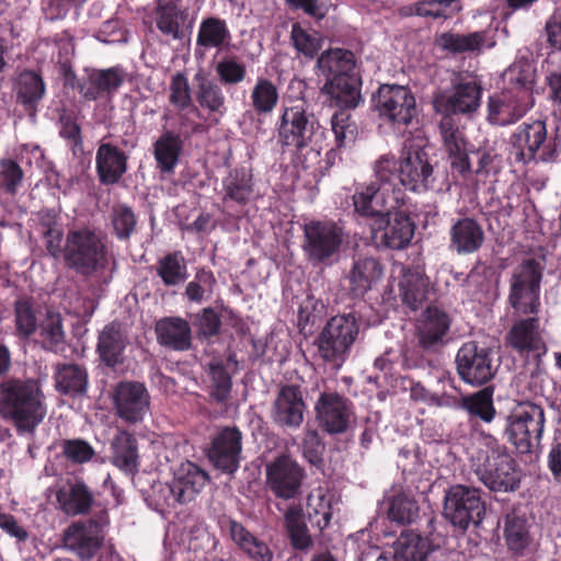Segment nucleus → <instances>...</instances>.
I'll use <instances>...</instances> for the list:
<instances>
[{
	"mask_svg": "<svg viewBox=\"0 0 561 561\" xmlns=\"http://www.w3.org/2000/svg\"><path fill=\"white\" fill-rule=\"evenodd\" d=\"M0 415L19 433H33L46 415L44 394L34 380L8 379L0 383Z\"/></svg>",
	"mask_w": 561,
	"mask_h": 561,
	"instance_id": "obj_1",
	"label": "nucleus"
},
{
	"mask_svg": "<svg viewBox=\"0 0 561 561\" xmlns=\"http://www.w3.org/2000/svg\"><path fill=\"white\" fill-rule=\"evenodd\" d=\"M471 460L477 477L490 490L510 492L518 488L520 472L517 463L493 436L481 437Z\"/></svg>",
	"mask_w": 561,
	"mask_h": 561,
	"instance_id": "obj_2",
	"label": "nucleus"
},
{
	"mask_svg": "<svg viewBox=\"0 0 561 561\" xmlns=\"http://www.w3.org/2000/svg\"><path fill=\"white\" fill-rule=\"evenodd\" d=\"M64 259L70 268L83 276L100 275L113 263L104 238L89 227L68 231L64 245Z\"/></svg>",
	"mask_w": 561,
	"mask_h": 561,
	"instance_id": "obj_3",
	"label": "nucleus"
},
{
	"mask_svg": "<svg viewBox=\"0 0 561 561\" xmlns=\"http://www.w3.org/2000/svg\"><path fill=\"white\" fill-rule=\"evenodd\" d=\"M208 474L191 461L182 462L170 482H156L151 486L150 503L157 511L175 507L193 501L206 485Z\"/></svg>",
	"mask_w": 561,
	"mask_h": 561,
	"instance_id": "obj_4",
	"label": "nucleus"
},
{
	"mask_svg": "<svg viewBox=\"0 0 561 561\" xmlns=\"http://www.w3.org/2000/svg\"><path fill=\"white\" fill-rule=\"evenodd\" d=\"M344 240V230L337 222L312 219L304 225L301 249L312 266H329L337 260Z\"/></svg>",
	"mask_w": 561,
	"mask_h": 561,
	"instance_id": "obj_5",
	"label": "nucleus"
},
{
	"mask_svg": "<svg viewBox=\"0 0 561 561\" xmlns=\"http://www.w3.org/2000/svg\"><path fill=\"white\" fill-rule=\"evenodd\" d=\"M359 333V322L355 313L332 317L316 340L319 356L340 368L347 359Z\"/></svg>",
	"mask_w": 561,
	"mask_h": 561,
	"instance_id": "obj_6",
	"label": "nucleus"
},
{
	"mask_svg": "<svg viewBox=\"0 0 561 561\" xmlns=\"http://www.w3.org/2000/svg\"><path fill=\"white\" fill-rule=\"evenodd\" d=\"M511 144L524 163L554 162L561 149L557 138H548L546 122L539 118L522 123L512 134Z\"/></svg>",
	"mask_w": 561,
	"mask_h": 561,
	"instance_id": "obj_7",
	"label": "nucleus"
},
{
	"mask_svg": "<svg viewBox=\"0 0 561 561\" xmlns=\"http://www.w3.org/2000/svg\"><path fill=\"white\" fill-rule=\"evenodd\" d=\"M543 428V409L535 403L520 404L507 417L506 434L519 454H530L539 447Z\"/></svg>",
	"mask_w": 561,
	"mask_h": 561,
	"instance_id": "obj_8",
	"label": "nucleus"
},
{
	"mask_svg": "<svg viewBox=\"0 0 561 561\" xmlns=\"http://www.w3.org/2000/svg\"><path fill=\"white\" fill-rule=\"evenodd\" d=\"M540 280L541 267L535 260H526L515 268L508 301L516 314L538 313Z\"/></svg>",
	"mask_w": 561,
	"mask_h": 561,
	"instance_id": "obj_9",
	"label": "nucleus"
},
{
	"mask_svg": "<svg viewBox=\"0 0 561 561\" xmlns=\"http://www.w3.org/2000/svg\"><path fill=\"white\" fill-rule=\"evenodd\" d=\"M403 191L399 186L377 185L371 182L359 186L353 195L355 211L364 217L379 218L391 216V214L403 205Z\"/></svg>",
	"mask_w": 561,
	"mask_h": 561,
	"instance_id": "obj_10",
	"label": "nucleus"
},
{
	"mask_svg": "<svg viewBox=\"0 0 561 561\" xmlns=\"http://www.w3.org/2000/svg\"><path fill=\"white\" fill-rule=\"evenodd\" d=\"M319 124L309 113L305 101L285 105L276 124L277 142L282 147L311 144Z\"/></svg>",
	"mask_w": 561,
	"mask_h": 561,
	"instance_id": "obj_11",
	"label": "nucleus"
},
{
	"mask_svg": "<svg viewBox=\"0 0 561 561\" xmlns=\"http://www.w3.org/2000/svg\"><path fill=\"white\" fill-rule=\"evenodd\" d=\"M484 513L485 506L479 489L457 484L446 492L444 515L454 525L463 529L470 524L480 525Z\"/></svg>",
	"mask_w": 561,
	"mask_h": 561,
	"instance_id": "obj_12",
	"label": "nucleus"
},
{
	"mask_svg": "<svg viewBox=\"0 0 561 561\" xmlns=\"http://www.w3.org/2000/svg\"><path fill=\"white\" fill-rule=\"evenodd\" d=\"M376 110L381 118L398 127L408 126L417 114L411 90L397 84H383L378 89Z\"/></svg>",
	"mask_w": 561,
	"mask_h": 561,
	"instance_id": "obj_13",
	"label": "nucleus"
},
{
	"mask_svg": "<svg viewBox=\"0 0 561 561\" xmlns=\"http://www.w3.org/2000/svg\"><path fill=\"white\" fill-rule=\"evenodd\" d=\"M399 181L413 192L427 191L434 183L433 167L421 145H404L399 159Z\"/></svg>",
	"mask_w": 561,
	"mask_h": 561,
	"instance_id": "obj_14",
	"label": "nucleus"
},
{
	"mask_svg": "<svg viewBox=\"0 0 561 561\" xmlns=\"http://www.w3.org/2000/svg\"><path fill=\"white\" fill-rule=\"evenodd\" d=\"M266 485L276 497L290 500L300 490L304 469L288 455H280L266 465Z\"/></svg>",
	"mask_w": 561,
	"mask_h": 561,
	"instance_id": "obj_15",
	"label": "nucleus"
},
{
	"mask_svg": "<svg viewBox=\"0 0 561 561\" xmlns=\"http://www.w3.org/2000/svg\"><path fill=\"white\" fill-rule=\"evenodd\" d=\"M482 88L474 80L460 81L448 92L434 98L433 104L443 116L462 114L471 116L481 104Z\"/></svg>",
	"mask_w": 561,
	"mask_h": 561,
	"instance_id": "obj_16",
	"label": "nucleus"
},
{
	"mask_svg": "<svg viewBox=\"0 0 561 561\" xmlns=\"http://www.w3.org/2000/svg\"><path fill=\"white\" fill-rule=\"evenodd\" d=\"M116 414L126 423L141 422L150 410V394L144 383L122 381L113 392Z\"/></svg>",
	"mask_w": 561,
	"mask_h": 561,
	"instance_id": "obj_17",
	"label": "nucleus"
},
{
	"mask_svg": "<svg viewBox=\"0 0 561 561\" xmlns=\"http://www.w3.org/2000/svg\"><path fill=\"white\" fill-rule=\"evenodd\" d=\"M107 524V515L103 513L95 519L69 526L64 537L66 547L76 552L82 560H90L102 545V533Z\"/></svg>",
	"mask_w": 561,
	"mask_h": 561,
	"instance_id": "obj_18",
	"label": "nucleus"
},
{
	"mask_svg": "<svg viewBox=\"0 0 561 561\" xmlns=\"http://www.w3.org/2000/svg\"><path fill=\"white\" fill-rule=\"evenodd\" d=\"M457 370L461 379L471 385L488 382L495 373L490 352L474 342L465 343L456 356Z\"/></svg>",
	"mask_w": 561,
	"mask_h": 561,
	"instance_id": "obj_19",
	"label": "nucleus"
},
{
	"mask_svg": "<svg viewBox=\"0 0 561 561\" xmlns=\"http://www.w3.org/2000/svg\"><path fill=\"white\" fill-rule=\"evenodd\" d=\"M371 232L387 248L400 250L405 248L414 236V224L402 207L397 208L391 216L373 221Z\"/></svg>",
	"mask_w": 561,
	"mask_h": 561,
	"instance_id": "obj_20",
	"label": "nucleus"
},
{
	"mask_svg": "<svg viewBox=\"0 0 561 561\" xmlns=\"http://www.w3.org/2000/svg\"><path fill=\"white\" fill-rule=\"evenodd\" d=\"M314 409L320 425L330 434H342L351 425L352 403L337 393H322Z\"/></svg>",
	"mask_w": 561,
	"mask_h": 561,
	"instance_id": "obj_21",
	"label": "nucleus"
},
{
	"mask_svg": "<svg viewBox=\"0 0 561 561\" xmlns=\"http://www.w3.org/2000/svg\"><path fill=\"white\" fill-rule=\"evenodd\" d=\"M241 450V432L237 427H226L214 437L208 458L217 469L231 474L240 466Z\"/></svg>",
	"mask_w": 561,
	"mask_h": 561,
	"instance_id": "obj_22",
	"label": "nucleus"
},
{
	"mask_svg": "<svg viewBox=\"0 0 561 561\" xmlns=\"http://www.w3.org/2000/svg\"><path fill=\"white\" fill-rule=\"evenodd\" d=\"M450 325L451 318L444 309L428 306L416 321V336L420 346L425 351H436L444 345Z\"/></svg>",
	"mask_w": 561,
	"mask_h": 561,
	"instance_id": "obj_23",
	"label": "nucleus"
},
{
	"mask_svg": "<svg viewBox=\"0 0 561 561\" xmlns=\"http://www.w3.org/2000/svg\"><path fill=\"white\" fill-rule=\"evenodd\" d=\"M439 131L453 170L467 179L472 172L468 144L462 130L457 126L453 116L446 115L440 119Z\"/></svg>",
	"mask_w": 561,
	"mask_h": 561,
	"instance_id": "obj_24",
	"label": "nucleus"
},
{
	"mask_svg": "<svg viewBox=\"0 0 561 561\" xmlns=\"http://www.w3.org/2000/svg\"><path fill=\"white\" fill-rule=\"evenodd\" d=\"M506 343L522 356L533 354L539 357L547 353L537 317L519 319L514 322L506 335Z\"/></svg>",
	"mask_w": 561,
	"mask_h": 561,
	"instance_id": "obj_25",
	"label": "nucleus"
},
{
	"mask_svg": "<svg viewBox=\"0 0 561 561\" xmlns=\"http://www.w3.org/2000/svg\"><path fill=\"white\" fill-rule=\"evenodd\" d=\"M305 410L299 388L287 385L278 391L272 405L271 417L280 427L296 430L304 421Z\"/></svg>",
	"mask_w": 561,
	"mask_h": 561,
	"instance_id": "obj_26",
	"label": "nucleus"
},
{
	"mask_svg": "<svg viewBox=\"0 0 561 561\" xmlns=\"http://www.w3.org/2000/svg\"><path fill=\"white\" fill-rule=\"evenodd\" d=\"M533 107L528 100L524 102L512 92L503 90L489 96L486 121L495 126L513 125Z\"/></svg>",
	"mask_w": 561,
	"mask_h": 561,
	"instance_id": "obj_27",
	"label": "nucleus"
},
{
	"mask_svg": "<svg viewBox=\"0 0 561 561\" xmlns=\"http://www.w3.org/2000/svg\"><path fill=\"white\" fill-rule=\"evenodd\" d=\"M503 80L505 88L503 90L512 92L524 102L535 105L534 88L536 84V67L531 60L525 57H518L504 71Z\"/></svg>",
	"mask_w": 561,
	"mask_h": 561,
	"instance_id": "obj_28",
	"label": "nucleus"
},
{
	"mask_svg": "<svg viewBox=\"0 0 561 561\" xmlns=\"http://www.w3.org/2000/svg\"><path fill=\"white\" fill-rule=\"evenodd\" d=\"M128 157L117 146L111 142H102L95 153V168L99 180L104 185H113L119 182L127 171Z\"/></svg>",
	"mask_w": 561,
	"mask_h": 561,
	"instance_id": "obj_29",
	"label": "nucleus"
},
{
	"mask_svg": "<svg viewBox=\"0 0 561 561\" xmlns=\"http://www.w3.org/2000/svg\"><path fill=\"white\" fill-rule=\"evenodd\" d=\"M360 79L356 69L342 76L328 79L322 92L341 108H354L362 100Z\"/></svg>",
	"mask_w": 561,
	"mask_h": 561,
	"instance_id": "obj_30",
	"label": "nucleus"
},
{
	"mask_svg": "<svg viewBox=\"0 0 561 561\" xmlns=\"http://www.w3.org/2000/svg\"><path fill=\"white\" fill-rule=\"evenodd\" d=\"M436 45L450 54H480L483 48H493L496 42L489 37L486 31H477L467 34L444 32L436 36Z\"/></svg>",
	"mask_w": 561,
	"mask_h": 561,
	"instance_id": "obj_31",
	"label": "nucleus"
},
{
	"mask_svg": "<svg viewBox=\"0 0 561 561\" xmlns=\"http://www.w3.org/2000/svg\"><path fill=\"white\" fill-rule=\"evenodd\" d=\"M158 343L173 351H186L192 345V331L188 322L178 317L159 320L156 324Z\"/></svg>",
	"mask_w": 561,
	"mask_h": 561,
	"instance_id": "obj_32",
	"label": "nucleus"
},
{
	"mask_svg": "<svg viewBox=\"0 0 561 561\" xmlns=\"http://www.w3.org/2000/svg\"><path fill=\"white\" fill-rule=\"evenodd\" d=\"M127 73L122 67L93 70L81 91L85 99L96 100L104 95L113 94L124 83Z\"/></svg>",
	"mask_w": 561,
	"mask_h": 561,
	"instance_id": "obj_33",
	"label": "nucleus"
},
{
	"mask_svg": "<svg viewBox=\"0 0 561 561\" xmlns=\"http://www.w3.org/2000/svg\"><path fill=\"white\" fill-rule=\"evenodd\" d=\"M450 247L458 254L478 251L484 241L482 226L473 218L458 219L450 228Z\"/></svg>",
	"mask_w": 561,
	"mask_h": 561,
	"instance_id": "obj_34",
	"label": "nucleus"
},
{
	"mask_svg": "<svg viewBox=\"0 0 561 561\" xmlns=\"http://www.w3.org/2000/svg\"><path fill=\"white\" fill-rule=\"evenodd\" d=\"M57 501L65 514L77 516L88 513L94 499L83 482L75 481L64 485L57 492Z\"/></svg>",
	"mask_w": 561,
	"mask_h": 561,
	"instance_id": "obj_35",
	"label": "nucleus"
},
{
	"mask_svg": "<svg viewBox=\"0 0 561 561\" xmlns=\"http://www.w3.org/2000/svg\"><path fill=\"white\" fill-rule=\"evenodd\" d=\"M382 275L380 263L374 257H363L354 262L350 273V289L355 297H360L376 284Z\"/></svg>",
	"mask_w": 561,
	"mask_h": 561,
	"instance_id": "obj_36",
	"label": "nucleus"
},
{
	"mask_svg": "<svg viewBox=\"0 0 561 561\" xmlns=\"http://www.w3.org/2000/svg\"><path fill=\"white\" fill-rule=\"evenodd\" d=\"M291 148L296 149L293 162L298 176L306 178L308 183L318 182L323 176L324 169H327V165H322L320 158L321 147L312 141Z\"/></svg>",
	"mask_w": 561,
	"mask_h": 561,
	"instance_id": "obj_37",
	"label": "nucleus"
},
{
	"mask_svg": "<svg viewBox=\"0 0 561 561\" xmlns=\"http://www.w3.org/2000/svg\"><path fill=\"white\" fill-rule=\"evenodd\" d=\"M230 537L233 542L253 561H273L274 553L267 543L236 520H229Z\"/></svg>",
	"mask_w": 561,
	"mask_h": 561,
	"instance_id": "obj_38",
	"label": "nucleus"
},
{
	"mask_svg": "<svg viewBox=\"0 0 561 561\" xmlns=\"http://www.w3.org/2000/svg\"><path fill=\"white\" fill-rule=\"evenodd\" d=\"M112 463L126 473H133L138 467V446L136 437L126 432H118L112 442Z\"/></svg>",
	"mask_w": 561,
	"mask_h": 561,
	"instance_id": "obj_39",
	"label": "nucleus"
},
{
	"mask_svg": "<svg viewBox=\"0 0 561 561\" xmlns=\"http://www.w3.org/2000/svg\"><path fill=\"white\" fill-rule=\"evenodd\" d=\"M430 280L417 271H404L399 280V296L411 310H417L427 299Z\"/></svg>",
	"mask_w": 561,
	"mask_h": 561,
	"instance_id": "obj_40",
	"label": "nucleus"
},
{
	"mask_svg": "<svg viewBox=\"0 0 561 561\" xmlns=\"http://www.w3.org/2000/svg\"><path fill=\"white\" fill-rule=\"evenodd\" d=\"M284 522L293 548L308 552L313 547V540L306 524L302 507L290 505L284 515Z\"/></svg>",
	"mask_w": 561,
	"mask_h": 561,
	"instance_id": "obj_41",
	"label": "nucleus"
},
{
	"mask_svg": "<svg viewBox=\"0 0 561 561\" xmlns=\"http://www.w3.org/2000/svg\"><path fill=\"white\" fill-rule=\"evenodd\" d=\"M504 539L510 551L523 556L531 543L526 518L515 513L507 514L504 520Z\"/></svg>",
	"mask_w": 561,
	"mask_h": 561,
	"instance_id": "obj_42",
	"label": "nucleus"
},
{
	"mask_svg": "<svg viewBox=\"0 0 561 561\" xmlns=\"http://www.w3.org/2000/svg\"><path fill=\"white\" fill-rule=\"evenodd\" d=\"M224 199L244 205L253 193L252 173L245 168L234 169L222 181Z\"/></svg>",
	"mask_w": 561,
	"mask_h": 561,
	"instance_id": "obj_43",
	"label": "nucleus"
},
{
	"mask_svg": "<svg viewBox=\"0 0 561 561\" xmlns=\"http://www.w3.org/2000/svg\"><path fill=\"white\" fill-rule=\"evenodd\" d=\"M15 92L21 104L26 107H35L44 98L46 87L39 73L24 70L16 78Z\"/></svg>",
	"mask_w": 561,
	"mask_h": 561,
	"instance_id": "obj_44",
	"label": "nucleus"
},
{
	"mask_svg": "<svg viewBox=\"0 0 561 561\" xmlns=\"http://www.w3.org/2000/svg\"><path fill=\"white\" fill-rule=\"evenodd\" d=\"M230 39L231 34L226 22L211 16L201 22L196 36V46L205 49H219L227 45Z\"/></svg>",
	"mask_w": 561,
	"mask_h": 561,
	"instance_id": "obj_45",
	"label": "nucleus"
},
{
	"mask_svg": "<svg viewBox=\"0 0 561 561\" xmlns=\"http://www.w3.org/2000/svg\"><path fill=\"white\" fill-rule=\"evenodd\" d=\"M182 150V140L179 135L165 131L154 142V159L158 168L165 173L173 172Z\"/></svg>",
	"mask_w": 561,
	"mask_h": 561,
	"instance_id": "obj_46",
	"label": "nucleus"
},
{
	"mask_svg": "<svg viewBox=\"0 0 561 561\" xmlns=\"http://www.w3.org/2000/svg\"><path fill=\"white\" fill-rule=\"evenodd\" d=\"M394 551L396 557L402 561H425L431 551V543L417 533L403 531L396 541Z\"/></svg>",
	"mask_w": 561,
	"mask_h": 561,
	"instance_id": "obj_47",
	"label": "nucleus"
},
{
	"mask_svg": "<svg viewBox=\"0 0 561 561\" xmlns=\"http://www.w3.org/2000/svg\"><path fill=\"white\" fill-rule=\"evenodd\" d=\"M194 79L197 82L196 100L198 104L208 112L224 114L226 99L220 85L202 72L196 73Z\"/></svg>",
	"mask_w": 561,
	"mask_h": 561,
	"instance_id": "obj_48",
	"label": "nucleus"
},
{
	"mask_svg": "<svg viewBox=\"0 0 561 561\" xmlns=\"http://www.w3.org/2000/svg\"><path fill=\"white\" fill-rule=\"evenodd\" d=\"M319 71L331 79L356 69L354 55L341 48L330 49L318 58Z\"/></svg>",
	"mask_w": 561,
	"mask_h": 561,
	"instance_id": "obj_49",
	"label": "nucleus"
},
{
	"mask_svg": "<svg viewBox=\"0 0 561 561\" xmlns=\"http://www.w3.org/2000/svg\"><path fill=\"white\" fill-rule=\"evenodd\" d=\"M157 275L168 287L183 284L188 277L187 266L181 252H172L157 262Z\"/></svg>",
	"mask_w": 561,
	"mask_h": 561,
	"instance_id": "obj_50",
	"label": "nucleus"
},
{
	"mask_svg": "<svg viewBox=\"0 0 561 561\" xmlns=\"http://www.w3.org/2000/svg\"><path fill=\"white\" fill-rule=\"evenodd\" d=\"M277 87L268 79H256L250 94V105L259 115L271 114L278 103Z\"/></svg>",
	"mask_w": 561,
	"mask_h": 561,
	"instance_id": "obj_51",
	"label": "nucleus"
},
{
	"mask_svg": "<svg viewBox=\"0 0 561 561\" xmlns=\"http://www.w3.org/2000/svg\"><path fill=\"white\" fill-rule=\"evenodd\" d=\"M462 10L460 0H422L415 2L411 11L421 18L446 21Z\"/></svg>",
	"mask_w": 561,
	"mask_h": 561,
	"instance_id": "obj_52",
	"label": "nucleus"
},
{
	"mask_svg": "<svg viewBox=\"0 0 561 561\" xmlns=\"http://www.w3.org/2000/svg\"><path fill=\"white\" fill-rule=\"evenodd\" d=\"M56 387L65 394H82L88 387V374L79 365H62L56 373Z\"/></svg>",
	"mask_w": 561,
	"mask_h": 561,
	"instance_id": "obj_53",
	"label": "nucleus"
},
{
	"mask_svg": "<svg viewBox=\"0 0 561 561\" xmlns=\"http://www.w3.org/2000/svg\"><path fill=\"white\" fill-rule=\"evenodd\" d=\"M125 341L121 331L114 325H106L100 333L98 351L107 366H115L121 360Z\"/></svg>",
	"mask_w": 561,
	"mask_h": 561,
	"instance_id": "obj_54",
	"label": "nucleus"
},
{
	"mask_svg": "<svg viewBox=\"0 0 561 561\" xmlns=\"http://www.w3.org/2000/svg\"><path fill=\"white\" fill-rule=\"evenodd\" d=\"M38 231L42 234L47 252L53 257H59L64 254L62 229L58 224L56 216L49 211L39 213Z\"/></svg>",
	"mask_w": 561,
	"mask_h": 561,
	"instance_id": "obj_55",
	"label": "nucleus"
},
{
	"mask_svg": "<svg viewBox=\"0 0 561 561\" xmlns=\"http://www.w3.org/2000/svg\"><path fill=\"white\" fill-rule=\"evenodd\" d=\"M331 130L334 135L335 148L351 147L357 137V126L348 112L336 111L331 117Z\"/></svg>",
	"mask_w": 561,
	"mask_h": 561,
	"instance_id": "obj_56",
	"label": "nucleus"
},
{
	"mask_svg": "<svg viewBox=\"0 0 561 561\" xmlns=\"http://www.w3.org/2000/svg\"><path fill=\"white\" fill-rule=\"evenodd\" d=\"M419 516V505L416 501L400 493L392 497L388 507V518L401 525L412 524Z\"/></svg>",
	"mask_w": 561,
	"mask_h": 561,
	"instance_id": "obj_57",
	"label": "nucleus"
},
{
	"mask_svg": "<svg viewBox=\"0 0 561 561\" xmlns=\"http://www.w3.org/2000/svg\"><path fill=\"white\" fill-rule=\"evenodd\" d=\"M462 407L471 415L478 416L484 422H491L494 419L495 410L493 407L492 391L484 388L477 393L465 397Z\"/></svg>",
	"mask_w": 561,
	"mask_h": 561,
	"instance_id": "obj_58",
	"label": "nucleus"
},
{
	"mask_svg": "<svg viewBox=\"0 0 561 561\" xmlns=\"http://www.w3.org/2000/svg\"><path fill=\"white\" fill-rule=\"evenodd\" d=\"M179 9L174 0H159L157 5V27L165 35L179 38Z\"/></svg>",
	"mask_w": 561,
	"mask_h": 561,
	"instance_id": "obj_59",
	"label": "nucleus"
},
{
	"mask_svg": "<svg viewBox=\"0 0 561 561\" xmlns=\"http://www.w3.org/2000/svg\"><path fill=\"white\" fill-rule=\"evenodd\" d=\"M307 510L310 518L320 516L316 523L321 529L325 528L332 518L331 496L321 488L314 489L308 496Z\"/></svg>",
	"mask_w": 561,
	"mask_h": 561,
	"instance_id": "obj_60",
	"label": "nucleus"
},
{
	"mask_svg": "<svg viewBox=\"0 0 561 561\" xmlns=\"http://www.w3.org/2000/svg\"><path fill=\"white\" fill-rule=\"evenodd\" d=\"M169 100L180 111L187 110L188 113L198 114V108L192 105L188 80L183 73H176L172 78Z\"/></svg>",
	"mask_w": 561,
	"mask_h": 561,
	"instance_id": "obj_61",
	"label": "nucleus"
},
{
	"mask_svg": "<svg viewBox=\"0 0 561 561\" xmlns=\"http://www.w3.org/2000/svg\"><path fill=\"white\" fill-rule=\"evenodd\" d=\"M374 176L377 185H393L394 180L399 179V161L393 153L381 154L374 163Z\"/></svg>",
	"mask_w": 561,
	"mask_h": 561,
	"instance_id": "obj_62",
	"label": "nucleus"
},
{
	"mask_svg": "<svg viewBox=\"0 0 561 561\" xmlns=\"http://www.w3.org/2000/svg\"><path fill=\"white\" fill-rule=\"evenodd\" d=\"M209 375L211 377V397L218 402H225L231 391V377L221 363H211L209 365Z\"/></svg>",
	"mask_w": 561,
	"mask_h": 561,
	"instance_id": "obj_63",
	"label": "nucleus"
},
{
	"mask_svg": "<svg viewBox=\"0 0 561 561\" xmlns=\"http://www.w3.org/2000/svg\"><path fill=\"white\" fill-rule=\"evenodd\" d=\"M291 41L295 48L309 58H312L321 47L317 34L308 33L297 23L291 27Z\"/></svg>",
	"mask_w": 561,
	"mask_h": 561,
	"instance_id": "obj_64",
	"label": "nucleus"
}]
</instances>
